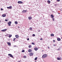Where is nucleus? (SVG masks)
<instances>
[{
	"instance_id": "nucleus-26",
	"label": "nucleus",
	"mask_w": 62,
	"mask_h": 62,
	"mask_svg": "<svg viewBox=\"0 0 62 62\" xmlns=\"http://www.w3.org/2000/svg\"><path fill=\"white\" fill-rule=\"evenodd\" d=\"M32 36H33V37H35V34H32Z\"/></svg>"
},
{
	"instance_id": "nucleus-24",
	"label": "nucleus",
	"mask_w": 62,
	"mask_h": 62,
	"mask_svg": "<svg viewBox=\"0 0 62 62\" xmlns=\"http://www.w3.org/2000/svg\"><path fill=\"white\" fill-rule=\"evenodd\" d=\"M30 30H32V28L31 27H30Z\"/></svg>"
},
{
	"instance_id": "nucleus-34",
	"label": "nucleus",
	"mask_w": 62,
	"mask_h": 62,
	"mask_svg": "<svg viewBox=\"0 0 62 62\" xmlns=\"http://www.w3.org/2000/svg\"><path fill=\"white\" fill-rule=\"evenodd\" d=\"M53 46H56V44H54L53 45Z\"/></svg>"
},
{
	"instance_id": "nucleus-36",
	"label": "nucleus",
	"mask_w": 62,
	"mask_h": 62,
	"mask_svg": "<svg viewBox=\"0 0 62 62\" xmlns=\"http://www.w3.org/2000/svg\"><path fill=\"white\" fill-rule=\"evenodd\" d=\"M29 48H31V46L30 45L29 46Z\"/></svg>"
},
{
	"instance_id": "nucleus-31",
	"label": "nucleus",
	"mask_w": 62,
	"mask_h": 62,
	"mask_svg": "<svg viewBox=\"0 0 62 62\" xmlns=\"http://www.w3.org/2000/svg\"><path fill=\"white\" fill-rule=\"evenodd\" d=\"M5 21H6V22H8V20L7 19H5Z\"/></svg>"
},
{
	"instance_id": "nucleus-46",
	"label": "nucleus",
	"mask_w": 62,
	"mask_h": 62,
	"mask_svg": "<svg viewBox=\"0 0 62 62\" xmlns=\"http://www.w3.org/2000/svg\"><path fill=\"white\" fill-rule=\"evenodd\" d=\"M58 14H59V13H58Z\"/></svg>"
},
{
	"instance_id": "nucleus-16",
	"label": "nucleus",
	"mask_w": 62,
	"mask_h": 62,
	"mask_svg": "<svg viewBox=\"0 0 62 62\" xmlns=\"http://www.w3.org/2000/svg\"><path fill=\"white\" fill-rule=\"evenodd\" d=\"M34 49L35 50V51H37V50H38V48L37 47H36V48H34Z\"/></svg>"
},
{
	"instance_id": "nucleus-21",
	"label": "nucleus",
	"mask_w": 62,
	"mask_h": 62,
	"mask_svg": "<svg viewBox=\"0 0 62 62\" xmlns=\"http://www.w3.org/2000/svg\"><path fill=\"white\" fill-rule=\"evenodd\" d=\"M12 36V35H9V36H8L9 38H11V37Z\"/></svg>"
},
{
	"instance_id": "nucleus-45",
	"label": "nucleus",
	"mask_w": 62,
	"mask_h": 62,
	"mask_svg": "<svg viewBox=\"0 0 62 62\" xmlns=\"http://www.w3.org/2000/svg\"><path fill=\"white\" fill-rule=\"evenodd\" d=\"M20 62L19 61H18V62Z\"/></svg>"
},
{
	"instance_id": "nucleus-19",
	"label": "nucleus",
	"mask_w": 62,
	"mask_h": 62,
	"mask_svg": "<svg viewBox=\"0 0 62 62\" xmlns=\"http://www.w3.org/2000/svg\"><path fill=\"white\" fill-rule=\"evenodd\" d=\"M51 36H52L53 37H54V34L52 33L51 35Z\"/></svg>"
},
{
	"instance_id": "nucleus-11",
	"label": "nucleus",
	"mask_w": 62,
	"mask_h": 62,
	"mask_svg": "<svg viewBox=\"0 0 62 62\" xmlns=\"http://www.w3.org/2000/svg\"><path fill=\"white\" fill-rule=\"evenodd\" d=\"M57 60H61V59L59 57L57 58Z\"/></svg>"
},
{
	"instance_id": "nucleus-25",
	"label": "nucleus",
	"mask_w": 62,
	"mask_h": 62,
	"mask_svg": "<svg viewBox=\"0 0 62 62\" xmlns=\"http://www.w3.org/2000/svg\"><path fill=\"white\" fill-rule=\"evenodd\" d=\"M25 52V51H24V50H23L22 51V53H24V52Z\"/></svg>"
},
{
	"instance_id": "nucleus-14",
	"label": "nucleus",
	"mask_w": 62,
	"mask_h": 62,
	"mask_svg": "<svg viewBox=\"0 0 62 62\" xmlns=\"http://www.w3.org/2000/svg\"><path fill=\"white\" fill-rule=\"evenodd\" d=\"M32 51V50H31V49H29L28 50V52H29V53H30L31 52V51Z\"/></svg>"
},
{
	"instance_id": "nucleus-8",
	"label": "nucleus",
	"mask_w": 62,
	"mask_h": 62,
	"mask_svg": "<svg viewBox=\"0 0 62 62\" xmlns=\"http://www.w3.org/2000/svg\"><path fill=\"white\" fill-rule=\"evenodd\" d=\"M15 37L16 38H17V39H18V38H19V35H15Z\"/></svg>"
},
{
	"instance_id": "nucleus-3",
	"label": "nucleus",
	"mask_w": 62,
	"mask_h": 62,
	"mask_svg": "<svg viewBox=\"0 0 62 62\" xmlns=\"http://www.w3.org/2000/svg\"><path fill=\"white\" fill-rule=\"evenodd\" d=\"M27 12V11L25 10H23V11H22V12L23 13H26Z\"/></svg>"
},
{
	"instance_id": "nucleus-41",
	"label": "nucleus",
	"mask_w": 62,
	"mask_h": 62,
	"mask_svg": "<svg viewBox=\"0 0 62 62\" xmlns=\"http://www.w3.org/2000/svg\"><path fill=\"white\" fill-rule=\"evenodd\" d=\"M14 47H17V46H14Z\"/></svg>"
},
{
	"instance_id": "nucleus-22",
	"label": "nucleus",
	"mask_w": 62,
	"mask_h": 62,
	"mask_svg": "<svg viewBox=\"0 0 62 62\" xmlns=\"http://www.w3.org/2000/svg\"><path fill=\"white\" fill-rule=\"evenodd\" d=\"M37 59H38V58L37 57H36L35 58L34 60H37Z\"/></svg>"
},
{
	"instance_id": "nucleus-5",
	"label": "nucleus",
	"mask_w": 62,
	"mask_h": 62,
	"mask_svg": "<svg viewBox=\"0 0 62 62\" xmlns=\"http://www.w3.org/2000/svg\"><path fill=\"white\" fill-rule=\"evenodd\" d=\"M18 4H23V2H22V1H18Z\"/></svg>"
},
{
	"instance_id": "nucleus-29",
	"label": "nucleus",
	"mask_w": 62,
	"mask_h": 62,
	"mask_svg": "<svg viewBox=\"0 0 62 62\" xmlns=\"http://www.w3.org/2000/svg\"><path fill=\"white\" fill-rule=\"evenodd\" d=\"M31 44H32L33 45H35V43L34 42H32L31 43Z\"/></svg>"
},
{
	"instance_id": "nucleus-2",
	"label": "nucleus",
	"mask_w": 62,
	"mask_h": 62,
	"mask_svg": "<svg viewBox=\"0 0 62 62\" xmlns=\"http://www.w3.org/2000/svg\"><path fill=\"white\" fill-rule=\"evenodd\" d=\"M8 55L10 56V57H12V58H13V56L11 54H8Z\"/></svg>"
},
{
	"instance_id": "nucleus-15",
	"label": "nucleus",
	"mask_w": 62,
	"mask_h": 62,
	"mask_svg": "<svg viewBox=\"0 0 62 62\" xmlns=\"http://www.w3.org/2000/svg\"><path fill=\"white\" fill-rule=\"evenodd\" d=\"M57 40L58 41H60L61 40V39L59 38H57Z\"/></svg>"
},
{
	"instance_id": "nucleus-7",
	"label": "nucleus",
	"mask_w": 62,
	"mask_h": 62,
	"mask_svg": "<svg viewBox=\"0 0 62 62\" xmlns=\"http://www.w3.org/2000/svg\"><path fill=\"white\" fill-rule=\"evenodd\" d=\"M2 16L3 17H6V15L3 14L2 15Z\"/></svg>"
},
{
	"instance_id": "nucleus-43",
	"label": "nucleus",
	"mask_w": 62,
	"mask_h": 62,
	"mask_svg": "<svg viewBox=\"0 0 62 62\" xmlns=\"http://www.w3.org/2000/svg\"><path fill=\"white\" fill-rule=\"evenodd\" d=\"M43 51H44L43 50H42V52H43Z\"/></svg>"
},
{
	"instance_id": "nucleus-44",
	"label": "nucleus",
	"mask_w": 62,
	"mask_h": 62,
	"mask_svg": "<svg viewBox=\"0 0 62 62\" xmlns=\"http://www.w3.org/2000/svg\"><path fill=\"white\" fill-rule=\"evenodd\" d=\"M1 20H0V23H1Z\"/></svg>"
},
{
	"instance_id": "nucleus-20",
	"label": "nucleus",
	"mask_w": 62,
	"mask_h": 62,
	"mask_svg": "<svg viewBox=\"0 0 62 62\" xmlns=\"http://www.w3.org/2000/svg\"><path fill=\"white\" fill-rule=\"evenodd\" d=\"M15 24H18V22L17 21H15Z\"/></svg>"
},
{
	"instance_id": "nucleus-37",
	"label": "nucleus",
	"mask_w": 62,
	"mask_h": 62,
	"mask_svg": "<svg viewBox=\"0 0 62 62\" xmlns=\"http://www.w3.org/2000/svg\"><path fill=\"white\" fill-rule=\"evenodd\" d=\"M1 10H3V8H1Z\"/></svg>"
},
{
	"instance_id": "nucleus-18",
	"label": "nucleus",
	"mask_w": 62,
	"mask_h": 62,
	"mask_svg": "<svg viewBox=\"0 0 62 62\" xmlns=\"http://www.w3.org/2000/svg\"><path fill=\"white\" fill-rule=\"evenodd\" d=\"M11 21H9L8 23V24H11Z\"/></svg>"
},
{
	"instance_id": "nucleus-1",
	"label": "nucleus",
	"mask_w": 62,
	"mask_h": 62,
	"mask_svg": "<svg viewBox=\"0 0 62 62\" xmlns=\"http://www.w3.org/2000/svg\"><path fill=\"white\" fill-rule=\"evenodd\" d=\"M47 54H45L43 55L42 56V58H46L47 57Z\"/></svg>"
},
{
	"instance_id": "nucleus-10",
	"label": "nucleus",
	"mask_w": 62,
	"mask_h": 62,
	"mask_svg": "<svg viewBox=\"0 0 62 62\" xmlns=\"http://www.w3.org/2000/svg\"><path fill=\"white\" fill-rule=\"evenodd\" d=\"M34 54L32 53H30V56H32V55H33V54Z\"/></svg>"
},
{
	"instance_id": "nucleus-39",
	"label": "nucleus",
	"mask_w": 62,
	"mask_h": 62,
	"mask_svg": "<svg viewBox=\"0 0 62 62\" xmlns=\"http://www.w3.org/2000/svg\"><path fill=\"white\" fill-rule=\"evenodd\" d=\"M29 40V38H28L27 39V40Z\"/></svg>"
},
{
	"instance_id": "nucleus-30",
	"label": "nucleus",
	"mask_w": 62,
	"mask_h": 62,
	"mask_svg": "<svg viewBox=\"0 0 62 62\" xmlns=\"http://www.w3.org/2000/svg\"><path fill=\"white\" fill-rule=\"evenodd\" d=\"M52 18V20L53 21H54V18Z\"/></svg>"
},
{
	"instance_id": "nucleus-6",
	"label": "nucleus",
	"mask_w": 62,
	"mask_h": 62,
	"mask_svg": "<svg viewBox=\"0 0 62 62\" xmlns=\"http://www.w3.org/2000/svg\"><path fill=\"white\" fill-rule=\"evenodd\" d=\"M7 43L9 46H10V45H11V43H10L9 42H7Z\"/></svg>"
},
{
	"instance_id": "nucleus-17",
	"label": "nucleus",
	"mask_w": 62,
	"mask_h": 62,
	"mask_svg": "<svg viewBox=\"0 0 62 62\" xmlns=\"http://www.w3.org/2000/svg\"><path fill=\"white\" fill-rule=\"evenodd\" d=\"M47 2L48 3H49V4H50V3H51V1H50L49 0H48L47 1Z\"/></svg>"
},
{
	"instance_id": "nucleus-32",
	"label": "nucleus",
	"mask_w": 62,
	"mask_h": 62,
	"mask_svg": "<svg viewBox=\"0 0 62 62\" xmlns=\"http://www.w3.org/2000/svg\"><path fill=\"white\" fill-rule=\"evenodd\" d=\"M57 2H60V0H57Z\"/></svg>"
},
{
	"instance_id": "nucleus-35",
	"label": "nucleus",
	"mask_w": 62,
	"mask_h": 62,
	"mask_svg": "<svg viewBox=\"0 0 62 62\" xmlns=\"http://www.w3.org/2000/svg\"><path fill=\"white\" fill-rule=\"evenodd\" d=\"M60 50V49L59 48H58L57 49V50L58 51H59Z\"/></svg>"
},
{
	"instance_id": "nucleus-33",
	"label": "nucleus",
	"mask_w": 62,
	"mask_h": 62,
	"mask_svg": "<svg viewBox=\"0 0 62 62\" xmlns=\"http://www.w3.org/2000/svg\"><path fill=\"white\" fill-rule=\"evenodd\" d=\"M40 39L41 40H43V39H42V38H40Z\"/></svg>"
},
{
	"instance_id": "nucleus-40",
	"label": "nucleus",
	"mask_w": 62,
	"mask_h": 62,
	"mask_svg": "<svg viewBox=\"0 0 62 62\" xmlns=\"http://www.w3.org/2000/svg\"><path fill=\"white\" fill-rule=\"evenodd\" d=\"M53 42H55V40H53Z\"/></svg>"
},
{
	"instance_id": "nucleus-9",
	"label": "nucleus",
	"mask_w": 62,
	"mask_h": 62,
	"mask_svg": "<svg viewBox=\"0 0 62 62\" xmlns=\"http://www.w3.org/2000/svg\"><path fill=\"white\" fill-rule=\"evenodd\" d=\"M7 29H4L1 30L2 31V32H5V31H7Z\"/></svg>"
},
{
	"instance_id": "nucleus-12",
	"label": "nucleus",
	"mask_w": 62,
	"mask_h": 62,
	"mask_svg": "<svg viewBox=\"0 0 62 62\" xmlns=\"http://www.w3.org/2000/svg\"><path fill=\"white\" fill-rule=\"evenodd\" d=\"M29 20H31L32 19V17L31 16H29L28 17Z\"/></svg>"
},
{
	"instance_id": "nucleus-27",
	"label": "nucleus",
	"mask_w": 62,
	"mask_h": 62,
	"mask_svg": "<svg viewBox=\"0 0 62 62\" xmlns=\"http://www.w3.org/2000/svg\"><path fill=\"white\" fill-rule=\"evenodd\" d=\"M9 35V34H7L6 35V36L7 37H8Z\"/></svg>"
},
{
	"instance_id": "nucleus-13",
	"label": "nucleus",
	"mask_w": 62,
	"mask_h": 62,
	"mask_svg": "<svg viewBox=\"0 0 62 62\" xmlns=\"http://www.w3.org/2000/svg\"><path fill=\"white\" fill-rule=\"evenodd\" d=\"M51 16L52 18H53L54 17V15L53 14H52L51 15Z\"/></svg>"
},
{
	"instance_id": "nucleus-23",
	"label": "nucleus",
	"mask_w": 62,
	"mask_h": 62,
	"mask_svg": "<svg viewBox=\"0 0 62 62\" xmlns=\"http://www.w3.org/2000/svg\"><path fill=\"white\" fill-rule=\"evenodd\" d=\"M23 57L24 58H26V56H23Z\"/></svg>"
},
{
	"instance_id": "nucleus-42",
	"label": "nucleus",
	"mask_w": 62,
	"mask_h": 62,
	"mask_svg": "<svg viewBox=\"0 0 62 62\" xmlns=\"http://www.w3.org/2000/svg\"><path fill=\"white\" fill-rule=\"evenodd\" d=\"M48 49H50V47H49V46H48Z\"/></svg>"
},
{
	"instance_id": "nucleus-28",
	"label": "nucleus",
	"mask_w": 62,
	"mask_h": 62,
	"mask_svg": "<svg viewBox=\"0 0 62 62\" xmlns=\"http://www.w3.org/2000/svg\"><path fill=\"white\" fill-rule=\"evenodd\" d=\"M16 39V38H14V39L13 40V41H15V40Z\"/></svg>"
},
{
	"instance_id": "nucleus-38",
	"label": "nucleus",
	"mask_w": 62,
	"mask_h": 62,
	"mask_svg": "<svg viewBox=\"0 0 62 62\" xmlns=\"http://www.w3.org/2000/svg\"><path fill=\"white\" fill-rule=\"evenodd\" d=\"M8 25L9 26H10L11 25V24H8Z\"/></svg>"
},
{
	"instance_id": "nucleus-4",
	"label": "nucleus",
	"mask_w": 62,
	"mask_h": 62,
	"mask_svg": "<svg viewBox=\"0 0 62 62\" xmlns=\"http://www.w3.org/2000/svg\"><path fill=\"white\" fill-rule=\"evenodd\" d=\"M7 8L8 9H12V6H9V7H7Z\"/></svg>"
}]
</instances>
